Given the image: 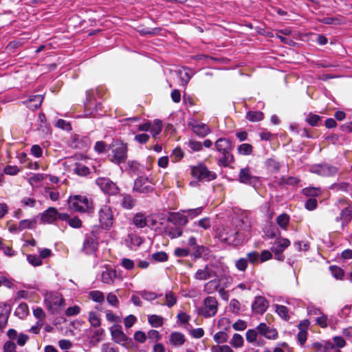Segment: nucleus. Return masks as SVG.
<instances>
[{
    "instance_id": "nucleus-1",
    "label": "nucleus",
    "mask_w": 352,
    "mask_h": 352,
    "mask_svg": "<svg viewBox=\"0 0 352 352\" xmlns=\"http://www.w3.org/2000/svg\"><path fill=\"white\" fill-rule=\"evenodd\" d=\"M69 208L78 212L93 214L94 213V206L92 200L87 196L76 195L70 196L68 199Z\"/></svg>"
},
{
    "instance_id": "nucleus-2",
    "label": "nucleus",
    "mask_w": 352,
    "mask_h": 352,
    "mask_svg": "<svg viewBox=\"0 0 352 352\" xmlns=\"http://www.w3.org/2000/svg\"><path fill=\"white\" fill-rule=\"evenodd\" d=\"M108 151L111 153H109V157L112 162L116 164H120L127 159V144L122 141L116 140L109 145Z\"/></svg>"
},
{
    "instance_id": "nucleus-3",
    "label": "nucleus",
    "mask_w": 352,
    "mask_h": 352,
    "mask_svg": "<svg viewBox=\"0 0 352 352\" xmlns=\"http://www.w3.org/2000/svg\"><path fill=\"white\" fill-rule=\"evenodd\" d=\"M215 148L218 152L222 154L219 160V163L223 166H228L233 162L234 157L230 153L232 150V142L229 139L220 138L215 142Z\"/></svg>"
},
{
    "instance_id": "nucleus-4",
    "label": "nucleus",
    "mask_w": 352,
    "mask_h": 352,
    "mask_svg": "<svg viewBox=\"0 0 352 352\" xmlns=\"http://www.w3.org/2000/svg\"><path fill=\"white\" fill-rule=\"evenodd\" d=\"M44 303L50 312L56 314L64 306L65 300L58 292H47L44 294Z\"/></svg>"
},
{
    "instance_id": "nucleus-5",
    "label": "nucleus",
    "mask_w": 352,
    "mask_h": 352,
    "mask_svg": "<svg viewBox=\"0 0 352 352\" xmlns=\"http://www.w3.org/2000/svg\"><path fill=\"white\" fill-rule=\"evenodd\" d=\"M219 239L228 245L237 246L243 243V235L232 227H224L219 234Z\"/></svg>"
},
{
    "instance_id": "nucleus-6",
    "label": "nucleus",
    "mask_w": 352,
    "mask_h": 352,
    "mask_svg": "<svg viewBox=\"0 0 352 352\" xmlns=\"http://www.w3.org/2000/svg\"><path fill=\"white\" fill-rule=\"evenodd\" d=\"M218 310V302L215 297L208 296L204 298L203 306L197 308L199 315L205 318L214 316Z\"/></svg>"
},
{
    "instance_id": "nucleus-7",
    "label": "nucleus",
    "mask_w": 352,
    "mask_h": 352,
    "mask_svg": "<svg viewBox=\"0 0 352 352\" xmlns=\"http://www.w3.org/2000/svg\"><path fill=\"white\" fill-rule=\"evenodd\" d=\"M191 174L193 177L197 178L200 182H210L217 178V174L209 170L206 166L202 163L192 166Z\"/></svg>"
},
{
    "instance_id": "nucleus-8",
    "label": "nucleus",
    "mask_w": 352,
    "mask_h": 352,
    "mask_svg": "<svg viewBox=\"0 0 352 352\" xmlns=\"http://www.w3.org/2000/svg\"><path fill=\"white\" fill-rule=\"evenodd\" d=\"M309 170L311 173L319 176L330 177L335 176L338 173V168L328 163H321L311 165Z\"/></svg>"
},
{
    "instance_id": "nucleus-9",
    "label": "nucleus",
    "mask_w": 352,
    "mask_h": 352,
    "mask_svg": "<svg viewBox=\"0 0 352 352\" xmlns=\"http://www.w3.org/2000/svg\"><path fill=\"white\" fill-rule=\"evenodd\" d=\"M99 221L102 228L109 230L113 223V214L111 208L102 205L98 211Z\"/></svg>"
},
{
    "instance_id": "nucleus-10",
    "label": "nucleus",
    "mask_w": 352,
    "mask_h": 352,
    "mask_svg": "<svg viewBox=\"0 0 352 352\" xmlns=\"http://www.w3.org/2000/svg\"><path fill=\"white\" fill-rule=\"evenodd\" d=\"M96 184L104 193L109 195H116L120 191L117 184L107 177H98Z\"/></svg>"
},
{
    "instance_id": "nucleus-11",
    "label": "nucleus",
    "mask_w": 352,
    "mask_h": 352,
    "mask_svg": "<svg viewBox=\"0 0 352 352\" xmlns=\"http://www.w3.org/2000/svg\"><path fill=\"white\" fill-rule=\"evenodd\" d=\"M133 190L139 193L148 194L153 192L154 188L148 177L140 176L135 180Z\"/></svg>"
},
{
    "instance_id": "nucleus-12",
    "label": "nucleus",
    "mask_w": 352,
    "mask_h": 352,
    "mask_svg": "<svg viewBox=\"0 0 352 352\" xmlns=\"http://www.w3.org/2000/svg\"><path fill=\"white\" fill-rule=\"evenodd\" d=\"M325 140L333 145H348L352 141V135H347L340 131L339 133H333L327 136Z\"/></svg>"
},
{
    "instance_id": "nucleus-13",
    "label": "nucleus",
    "mask_w": 352,
    "mask_h": 352,
    "mask_svg": "<svg viewBox=\"0 0 352 352\" xmlns=\"http://www.w3.org/2000/svg\"><path fill=\"white\" fill-rule=\"evenodd\" d=\"M98 243L96 237L94 234L87 235L85 236L82 250L87 254H92L95 253L96 250L98 249Z\"/></svg>"
},
{
    "instance_id": "nucleus-14",
    "label": "nucleus",
    "mask_w": 352,
    "mask_h": 352,
    "mask_svg": "<svg viewBox=\"0 0 352 352\" xmlns=\"http://www.w3.org/2000/svg\"><path fill=\"white\" fill-rule=\"evenodd\" d=\"M269 306L267 299L261 296H256L252 304V309L254 312L262 314L267 309Z\"/></svg>"
},
{
    "instance_id": "nucleus-15",
    "label": "nucleus",
    "mask_w": 352,
    "mask_h": 352,
    "mask_svg": "<svg viewBox=\"0 0 352 352\" xmlns=\"http://www.w3.org/2000/svg\"><path fill=\"white\" fill-rule=\"evenodd\" d=\"M239 181L241 183L255 187L256 184L258 182V178L252 176L250 173V169L248 168H241L240 170Z\"/></svg>"
},
{
    "instance_id": "nucleus-16",
    "label": "nucleus",
    "mask_w": 352,
    "mask_h": 352,
    "mask_svg": "<svg viewBox=\"0 0 352 352\" xmlns=\"http://www.w3.org/2000/svg\"><path fill=\"white\" fill-rule=\"evenodd\" d=\"M58 210L54 207H50L40 214L41 221L44 223H52L57 219Z\"/></svg>"
},
{
    "instance_id": "nucleus-17",
    "label": "nucleus",
    "mask_w": 352,
    "mask_h": 352,
    "mask_svg": "<svg viewBox=\"0 0 352 352\" xmlns=\"http://www.w3.org/2000/svg\"><path fill=\"white\" fill-rule=\"evenodd\" d=\"M168 223H171L175 226H185L188 222V217L179 212L170 213L167 219Z\"/></svg>"
},
{
    "instance_id": "nucleus-18",
    "label": "nucleus",
    "mask_w": 352,
    "mask_h": 352,
    "mask_svg": "<svg viewBox=\"0 0 352 352\" xmlns=\"http://www.w3.org/2000/svg\"><path fill=\"white\" fill-rule=\"evenodd\" d=\"M215 276V272L208 265L204 269H199L195 274L194 278L199 280H205Z\"/></svg>"
},
{
    "instance_id": "nucleus-19",
    "label": "nucleus",
    "mask_w": 352,
    "mask_h": 352,
    "mask_svg": "<svg viewBox=\"0 0 352 352\" xmlns=\"http://www.w3.org/2000/svg\"><path fill=\"white\" fill-rule=\"evenodd\" d=\"M91 104L87 102L86 104V117H96L101 116L104 114V111H102V103L96 100L94 109L91 108Z\"/></svg>"
},
{
    "instance_id": "nucleus-20",
    "label": "nucleus",
    "mask_w": 352,
    "mask_h": 352,
    "mask_svg": "<svg viewBox=\"0 0 352 352\" xmlns=\"http://www.w3.org/2000/svg\"><path fill=\"white\" fill-rule=\"evenodd\" d=\"M44 96L43 95H33L30 96L28 100L23 102L28 108L32 111L39 108L42 104Z\"/></svg>"
},
{
    "instance_id": "nucleus-21",
    "label": "nucleus",
    "mask_w": 352,
    "mask_h": 352,
    "mask_svg": "<svg viewBox=\"0 0 352 352\" xmlns=\"http://www.w3.org/2000/svg\"><path fill=\"white\" fill-rule=\"evenodd\" d=\"M111 333L116 342L126 346H131L132 340L124 331H111Z\"/></svg>"
},
{
    "instance_id": "nucleus-22",
    "label": "nucleus",
    "mask_w": 352,
    "mask_h": 352,
    "mask_svg": "<svg viewBox=\"0 0 352 352\" xmlns=\"http://www.w3.org/2000/svg\"><path fill=\"white\" fill-rule=\"evenodd\" d=\"M10 311L11 307L9 304H0V330L6 326Z\"/></svg>"
},
{
    "instance_id": "nucleus-23",
    "label": "nucleus",
    "mask_w": 352,
    "mask_h": 352,
    "mask_svg": "<svg viewBox=\"0 0 352 352\" xmlns=\"http://www.w3.org/2000/svg\"><path fill=\"white\" fill-rule=\"evenodd\" d=\"M33 315L38 320L36 324L32 326L29 330H38L44 324V320L45 319V313L43 309L41 307H36L33 309Z\"/></svg>"
},
{
    "instance_id": "nucleus-24",
    "label": "nucleus",
    "mask_w": 352,
    "mask_h": 352,
    "mask_svg": "<svg viewBox=\"0 0 352 352\" xmlns=\"http://www.w3.org/2000/svg\"><path fill=\"white\" fill-rule=\"evenodd\" d=\"M341 219V230H344V227L352 220V206L343 208L340 213Z\"/></svg>"
},
{
    "instance_id": "nucleus-25",
    "label": "nucleus",
    "mask_w": 352,
    "mask_h": 352,
    "mask_svg": "<svg viewBox=\"0 0 352 352\" xmlns=\"http://www.w3.org/2000/svg\"><path fill=\"white\" fill-rule=\"evenodd\" d=\"M190 126L192 131L201 137H204L210 133V129L206 124L195 121Z\"/></svg>"
},
{
    "instance_id": "nucleus-26",
    "label": "nucleus",
    "mask_w": 352,
    "mask_h": 352,
    "mask_svg": "<svg viewBox=\"0 0 352 352\" xmlns=\"http://www.w3.org/2000/svg\"><path fill=\"white\" fill-rule=\"evenodd\" d=\"M122 200L120 201V206L125 210H131L135 205L136 200L133 197L132 195L126 193L120 194Z\"/></svg>"
},
{
    "instance_id": "nucleus-27",
    "label": "nucleus",
    "mask_w": 352,
    "mask_h": 352,
    "mask_svg": "<svg viewBox=\"0 0 352 352\" xmlns=\"http://www.w3.org/2000/svg\"><path fill=\"white\" fill-rule=\"evenodd\" d=\"M165 234L170 239H177L182 235V228L178 226H167L164 230Z\"/></svg>"
},
{
    "instance_id": "nucleus-28",
    "label": "nucleus",
    "mask_w": 352,
    "mask_h": 352,
    "mask_svg": "<svg viewBox=\"0 0 352 352\" xmlns=\"http://www.w3.org/2000/svg\"><path fill=\"white\" fill-rule=\"evenodd\" d=\"M132 223L138 229L144 228L148 226L147 218L142 212H138L133 215Z\"/></svg>"
},
{
    "instance_id": "nucleus-29",
    "label": "nucleus",
    "mask_w": 352,
    "mask_h": 352,
    "mask_svg": "<svg viewBox=\"0 0 352 352\" xmlns=\"http://www.w3.org/2000/svg\"><path fill=\"white\" fill-rule=\"evenodd\" d=\"M97 95H98V89H91L86 91V99L84 102L85 116H86V104H87V102L91 103V109H94Z\"/></svg>"
},
{
    "instance_id": "nucleus-30",
    "label": "nucleus",
    "mask_w": 352,
    "mask_h": 352,
    "mask_svg": "<svg viewBox=\"0 0 352 352\" xmlns=\"http://www.w3.org/2000/svg\"><path fill=\"white\" fill-rule=\"evenodd\" d=\"M116 277V272L112 269H106L102 272L101 280L105 284H112Z\"/></svg>"
},
{
    "instance_id": "nucleus-31",
    "label": "nucleus",
    "mask_w": 352,
    "mask_h": 352,
    "mask_svg": "<svg viewBox=\"0 0 352 352\" xmlns=\"http://www.w3.org/2000/svg\"><path fill=\"white\" fill-rule=\"evenodd\" d=\"M185 341L184 335L179 331H174L170 336V343L174 346H181Z\"/></svg>"
},
{
    "instance_id": "nucleus-32",
    "label": "nucleus",
    "mask_w": 352,
    "mask_h": 352,
    "mask_svg": "<svg viewBox=\"0 0 352 352\" xmlns=\"http://www.w3.org/2000/svg\"><path fill=\"white\" fill-rule=\"evenodd\" d=\"M245 118L252 122H259L263 120V113L260 111H248L246 113Z\"/></svg>"
},
{
    "instance_id": "nucleus-33",
    "label": "nucleus",
    "mask_w": 352,
    "mask_h": 352,
    "mask_svg": "<svg viewBox=\"0 0 352 352\" xmlns=\"http://www.w3.org/2000/svg\"><path fill=\"white\" fill-rule=\"evenodd\" d=\"M208 250V249L206 246L203 245H197L192 249V253L190 256L195 261L202 257L203 255H206V252Z\"/></svg>"
},
{
    "instance_id": "nucleus-34",
    "label": "nucleus",
    "mask_w": 352,
    "mask_h": 352,
    "mask_svg": "<svg viewBox=\"0 0 352 352\" xmlns=\"http://www.w3.org/2000/svg\"><path fill=\"white\" fill-rule=\"evenodd\" d=\"M125 241L127 245L131 248H132L133 246H140L143 242L140 236L134 234H129Z\"/></svg>"
},
{
    "instance_id": "nucleus-35",
    "label": "nucleus",
    "mask_w": 352,
    "mask_h": 352,
    "mask_svg": "<svg viewBox=\"0 0 352 352\" xmlns=\"http://www.w3.org/2000/svg\"><path fill=\"white\" fill-rule=\"evenodd\" d=\"M148 321L153 328H160L163 325L164 318L162 316L153 314L148 316Z\"/></svg>"
},
{
    "instance_id": "nucleus-36",
    "label": "nucleus",
    "mask_w": 352,
    "mask_h": 352,
    "mask_svg": "<svg viewBox=\"0 0 352 352\" xmlns=\"http://www.w3.org/2000/svg\"><path fill=\"white\" fill-rule=\"evenodd\" d=\"M28 313L29 309L28 305L25 302H21L16 308L14 315L18 318L23 319L28 316Z\"/></svg>"
},
{
    "instance_id": "nucleus-37",
    "label": "nucleus",
    "mask_w": 352,
    "mask_h": 352,
    "mask_svg": "<svg viewBox=\"0 0 352 352\" xmlns=\"http://www.w3.org/2000/svg\"><path fill=\"white\" fill-rule=\"evenodd\" d=\"M219 287V280H212L205 284L204 287V292L206 294H212L215 291L218 290Z\"/></svg>"
},
{
    "instance_id": "nucleus-38",
    "label": "nucleus",
    "mask_w": 352,
    "mask_h": 352,
    "mask_svg": "<svg viewBox=\"0 0 352 352\" xmlns=\"http://www.w3.org/2000/svg\"><path fill=\"white\" fill-rule=\"evenodd\" d=\"M276 313L283 320L287 321L289 319L288 308L284 305H274Z\"/></svg>"
},
{
    "instance_id": "nucleus-39",
    "label": "nucleus",
    "mask_w": 352,
    "mask_h": 352,
    "mask_svg": "<svg viewBox=\"0 0 352 352\" xmlns=\"http://www.w3.org/2000/svg\"><path fill=\"white\" fill-rule=\"evenodd\" d=\"M162 122L160 120H155L153 124H151V128L150 129V133L153 138H157L162 132Z\"/></svg>"
},
{
    "instance_id": "nucleus-40",
    "label": "nucleus",
    "mask_w": 352,
    "mask_h": 352,
    "mask_svg": "<svg viewBox=\"0 0 352 352\" xmlns=\"http://www.w3.org/2000/svg\"><path fill=\"white\" fill-rule=\"evenodd\" d=\"M183 85H186L193 76V72L190 68H184L179 72Z\"/></svg>"
},
{
    "instance_id": "nucleus-41",
    "label": "nucleus",
    "mask_w": 352,
    "mask_h": 352,
    "mask_svg": "<svg viewBox=\"0 0 352 352\" xmlns=\"http://www.w3.org/2000/svg\"><path fill=\"white\" fill-rule=\"evenodd\" d=\"M290 220L289 216L286 213H282L276 218L277 224L283 230H286Z\"/></svg>"
},
{
    "instance_id": "nucleus-42",
    "label": "nucleus",
    "mask_w": 352,
    "mask_h": 352,
    "mask_svg": "<svg viewBox=\"0 0 352 352\" xmlns=\"http://www.w3.org/2000/svg\"><path fill=\"white\" fill-rule=\"evenodd\" d=\"M36 221L35 219H23L21 220L19 223V229L22 231L25 229H32L35 227Z\"/></svg>"
},
{
    "instance_id": "nucleus-43",
    "label": "nucleus",
    "mask_w": 352,
    "mask_h": 352,
    "mask_svg": "<svg viewBox=\"0 0 352 352\" xmlns=\"http://www.w3.org/2000/svg\"><path fill=\"white\" fill-rule=\"evenodd\" d=\"M89 297L94 302L101 303L104 300V296L102 292L98 290L91 291Z\"/></svg>"
},
{
    "instance_id": "nucleus-44",
    "label": "nucleus",
    "mask_w": 352,
    "mask_h": 352,
    "mask_svg": "<svg viewBox=\"0 0 352 352\" xmlns=\"http://www.w3.org/2000/svg\"><path fill=\"white\" fill-rule=\"evenodd\" d=\"M266 166L269 170L274 173L278 172L280 168L279 162L272 158L267 160Z\"/></svg>"
},
{
    "instance_id": "nucleus-45",
    "label": "nucleus",
    "mask_w": 352,
    "mask_h": 352,
    "mask_svg": "<svg viewBox=\"0 0 352 352\" xmlns=\"http://www.w3.org/2000/svg\"><path fill=\"white\" fill-rule=\"evenodd\" d=\"M321 120V116L314 114L312 113H309L306 117V122L311 125V126H317L318 125V122Z\"/></svg>"
},
{
    "instance_id": "nucleus-46",
    "label": "nucleus",
    "mask_w": 352,
    "mask_h": 352,
    "mask_svg": "<svg viewBox=\"0 0 352 352\" xmlns=\"http://www.w3.org/2000/svg\"><path fill=\"white\" fill-rule=\"evenodd\" d=\"M265 234L270 239H276L280 237V232L276 226H270L265 231Z\"/></svg>"
},
{
    "instance_id": "nucleus-47",
    "label": "nucleus",
    "mask_w": 352,
    "mask_h": 352,
    "mask_svg": "<svg viewBox=\"0 0 352 352\" xmlns=\"http://www.w3.org/2000/svg\"><path fill=\"white\" fill-rule=\"evenodd\" d=\"M302 192L307 197H310V198H314L320 195V191L319 188L315 187H308L304 188L302 190Z\"/></svg>"
},
{
    "instance_id": "nucleus-48",
    "label": "nucleus",
    "mask_w": 352,
    "mask_h": 352,
    "mask_svg": "<svg viewBox=\"0 0 352 352\" xmlns=\"http://www.w3.org/2000/svg\"><path fill=\"white\" fill-rule=\"evenodd\" d=\"M190 254V250L187 248H176L174 250V255L177 258L186 257Z\"/></svg>"
},
{
    "instance_id": "nucleus-49",
    "label": "nucleus",
    "mask_w": 352,
    "mask_h": 352,
    "mask_svg": "<svg viewBox=\"0 0 352 352\" xmlns=\"http://www.w3.org/2000/svg\"><path fill=\"white\" fill-rule=\"evenodd\" d=\"M74 173L79 176H87L89 174V168L81 164L76 165L74 168Z\"/></svg>"
},
{
    "instance_id": "nucleus-50",
    "label": "nucleus",
    "mask_w": 352,
    "mask_h": 352,
    "mask_svg": "<svg viewBox=\"0 0 352 352\" xmlns=\"http://www.w3.org/2000/svg\"><path fill=\"white\" fill-rule=\"evenodd\" d=\"M329 270L331 271L332 276L336 279H342L344 276L343 270L336 265H331L329 267Z\"/></svg>"
},
{
    "instance_id": "nucleus-51",
    "label": "nucleus",
    "mask_w": 352,
    "mask_h": 352,
    "mask_svg": "<svg viewBox=\"0 0 352 352\" xmlns=\"http://www.w3.org/2000/svg\"><path fill=\"white\" fill-rule=\"evenodd\" d=\"M89 320L94 327H98L100 325V319L98 313L91 311L89 315Z\"/></svg>"
},
{
    "instance_id": "nucleus-52",
    "label": "nucleus",
    "mask_w": 352,
    "mask_h": 352,
    "mask_svg": "<svg viewBox=\"0 0 352 352\" xmlns=\"http://www.w3.org/2000/svg\"><path fill=\"white\" fill-rule=\"evenodd\" d=\"M246 256L248 262L252 265L257 264L260 261V255L256 251L250 252L247 253Z\"/></svg>"
},
{
    "instance_id": "nucleus-53",
    "label": "nucleus",
    "mask_w": 352,
    "mask_h": 352,
    "mask_svg": "<svg viewBox=\"0 0 352 352\" xmlns=\"http://www.w3.org/2000/svg\"><path fill=\"white\" fill-rule=\"evenodd\" d=\"M232 326L231 322L228 318H222L218 322V329L219 330H230Z\"/></svg>"
},
{
    "instance_id": "nucleus-54",
    "label": "nucleus",
    "mask_w": 352,
    "mask_h": 352,
    "mask_svg": "<svg viewBox=\"0 0 352 352\" xmlns=\"http://www.w3.org/2000/svg\"><path fill=\"white\" fill-rule=\"evenodd\" d=\"M315 321L316 323L322 329H325L328 327L329 320L327 316L322 313L316 318Z\"/></svg>"
},
{
    "instance_id": "nucleus-55",
    "label": "nucleus",
    "mask_w": 352,
    "mask_h": 352,
    "mask_svg": "<svg viewBox=\"0 0 352 352\" xmlns=\"http://www.w3.org/2000/svg\"><path fill=\"white\" fill-rule=\"evenodd\" d=\"M238 151L241 155H248L252 152V146L250 144L243 143L238 146Z\"/></svg>"
},
{
    "instance_id": "nucleus-56",
    "label": "nucleus",
    "mask_w": 352,
    "mask_h": 352,
    "mask_svg": "<svg viewBox=\"0 0 352 352\" xmlns=\"http://www.w3.org/2000/svg\"><path fill=\"white\" fill-rule=\"evenodd\" d=\"M248 265V261L247 258H240L235 261V267L240 272L246 270Z\"/></svg>"
},
{
    "instance_id": "nucleus-57",
    "label": "nucleus",
    "mask_w": 352,
    "mask_h": 352,
    "mask_svg": "<svg viewBox=\"0 0 352 352\" xmlns=\"http://www.w3.org/2000/svg\"><path fill=\"white\" fill-rule=\"evenodd\" d=\"M166 305L172 307L177 303V298L172 292H168L165 294Z\"/></svg>"
},
{
    "instance_id": "nucleus-58",
    "label": "nucleus",
    "mask_w": 352,
    "mask_h": 352,
    "mask_svg": "<svg viewBox=\"0 0 352 352\" xmlns=\"http://www.w3.org/2000/svg\"><path fill=\"white\" fill-rule=\"evenodd\" d=\"M27 260L28 263L33 266H39L42 265V260L40 256L36 254H28Z\"/></svg>"
},
{
    "instance_id": "nucleus-59",
    "label": "nucleus",
    "mask_w": 352,
    "mask_h": 352,
    "mask_svg": "<svg viewBox=\"0 0 352 352\" xmlns=\"http://www.w3.org/2000/svg\"><path fill=\"white\" fill-rule=\"evenodd\" d=\"M177 318L178 319V322L184 325L183 327L186 329V330H189L186 325L190 320V316L185 312H180L177 314Z\"/></svg>"
},
{
    "instance_id": "nucleus-60",
    "label": "nucleus",
    "mask_w": 352,
    "mask_h": 352,
    "mask_svg": "<svg viewBox=\"0 0 352 352\" xmlns=\"http://www.w3.org/2000/svg\"><path fill=\"white\" fill-rule=\"evenodd\" d=\"M152 258L157 262H165L168 260V256L165 252L160 251L153 254Z\"/></svg>"
},
{
    "instance_id": "nucleus-61",
    "label": "nucleus",
    "mask_w": 352,
    "mask_h": 352,
    "mask_svg": "<svg viewBox=\"0 0 352 352\" xmlns=\"http://www.w3.org/2000/svg\"><path fill=\"white\" fill-rule=\"evenodd\" d=\"M139 294L142 296V298L148 301H152L157 298V295L152 292H148L146 290L140 291Z\"/></svg>"
},
{
    "instance_id": "nucleus-62",
    "label": "nucleus",
    "mask_w": 352,
    "mask_h": 352,
    "mask_svg": "<svg viewBox=\"0 0 352 352\" xmlns=\"http://www.w3.org/2000/svg\"><path fill=\"white\" fill-rule=\"evenodd\" d=\"M320 22L326 25H340L342 23L341 19L336 17H324Z\"/></svg>"
},
{
    "instance_id": "nucleus-63",
    "label": "nucleus",
    "mask_w": 352,
    "mask_h": 352,
    "mask_svg": "<svg viewBox=\"0 0 352 352\" xmlns=\"http://www.w3.org/2000/svg\"><path fill=\"white\" fill-rule=\"evenodd\" d=\"M56 126L67 131L72 130L70 123L63 119H58L56 123Z\"/></svg>"
},
{
    "instance_id": "nucleus-64",
    "label": "nucleus",
    "mask_w": 352,
    "mask_h": 352,
    "mask_svg": "<svg viewBox=\"0 0 352 352\" xmlns=\"http://www.w3.org/2000/svg\"><path fill=\"white\" fill-rule=\"evenodd\" d=\"M339 129L343 133L347 135H352V122H349L344 124H342L340 126Z\"/></svg>"
}]
</instances>
